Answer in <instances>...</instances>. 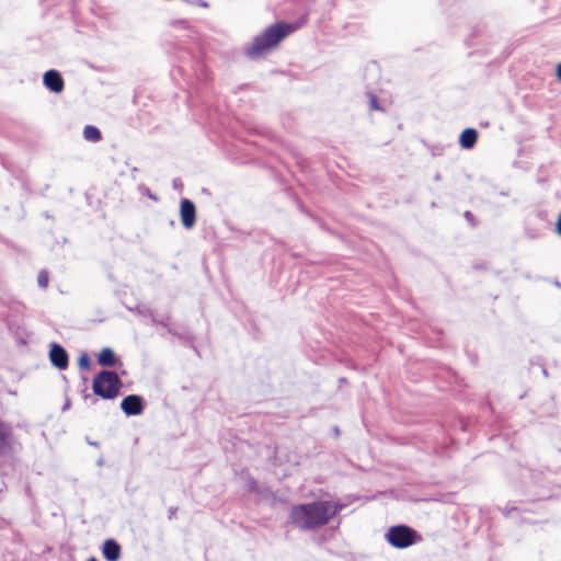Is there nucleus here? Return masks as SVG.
<instances>
[{
  "label": "nucleus",
  "instance_id": "obj_2",
  "mask_svg": "<svg viewBox=\"0 0 561 561\" xmlns=\"http://www.w3.org/2000/svg\"><path fill=\"white\" fill-rule=\"evenodd\" d=\"M297 28L298 25L285 22L268 26L263 34L253 39L252 45L247 49V55L254 58L265 54Z\"/></svg>",
  "mask_w": 561,
  "mask_h": 561
},
{
  "label": "nucleus",
  "instance_id": "obj_20",
  "mask_svg": "<svg viewBox=\"0 0 561 561\" xmlns=\"http://www.w3.org/2000/svg\"><path fill=\"white\" fill-rule=\"evenodd\" d=\"M88 561H98L95 558H90Z\"/></svg>",
  "mask_w": 561,
  "mask_h": 561
},
{
  "label": "nucleus",
  "instance_id": "obj_6",
  "mask_svg": "<svg viewBox=\"0 0 561 561\" xmlns=\"http://www.w3.org/2000/svg\"><path fill=\"white\" fill-rule=\"evenodd\" d=\"M181 221L186 229H191L196 221L195 205L190 199H182L181 202Z\"/></svg>",
  "mask_w": 561,
  "mask_h": 561
},
{
  "label": "nucleus",
  "instance_id": "obj_9",
  "mask_svg": "<svg viewBox=\"0 0 561 561\" xmlns=\"http://www.w3.org/2000/svg\"><path fill=\"white\" fill-rule=\"evenodd\" d=\"M44 84L55 93H59L64 89V80L60 73L56 70H48L45 72Z\"/></svg>",
  "mask_w": 561,
  "mask_h": 561
},
{
  "label": "nucleus",
  "instance_id": "obj_17",
  "mask_svg": "<svg viewBox=\"0 0 561 561\" xmlns=\"http://www.w3.org/2000/svg\"><path fill=\"white\" fill-rule=\"evenodd\" d=\"M465 217H466V218H467V220H468V221H470V222H471V221H472V219H473V215H472L470 211H466V213H465Z\"/></svg>",
  "mask_w": 561,
  "mask_h": 561
},
{
  "label": "nucleus",
  "instance_id": "obj_7",
  "mask_svg": "<svg viewBox=\"0 0 561 561\" xmlns=\"http://www.w3.org/2000/svg\"><path fill=\"white\" fill-rule=\"evenodd\" d=\"M121 408L127 415H139L144 410V402L141 397L129 394L123 399Z\"/></svg>",
  "mask_w": 561,
  "mask_h": 561
},
{
  "label": "nucleus",
  "instance_id": "obj_11",
  "mask_svg": "<svg viewBox=\"0 0 561 561\" xmlns=\"http://www.w3.org/2000/svg\"><path fill=\"white\" fill-rule=\"evenodd\" d=\"M478 139V133L473 128L465 129L459 138L460 146L465 149H471Z\"/></svg>",
  "mask_w": 561,
  "mask_h": 561
},
{
  "label": "nucleus",
  "instance_id": "obj_12",
  "mask_svg": "<svg viewBox=\"0 0 561 561\" xmlns=\"http://www.w3.org/2000/svg\"><path fill=\"white\" fill-rule=\"evenodd\" d=\"M98 362L101 366L112 367L116 363L115 353L113 352L112 348L105 347L100 352L98 356Z\"/></svg>",
  "mask_w": 561,
  "mask_h": 561
},
{
  "label": "nucleus",
  "instance_id": "obj_1",
  "mask_svg": "<svg viewBox=\"0 0 561 561\" xmlns=\"http://www.w3.org/2000/svg\"><path fill=\"white\" fill-rule=\"evenodd\" d=\"M343 507L339 502L318 501L294 506L290 517L297 527L309 530L328 524Z\"/></svg>",
  "mask_w": 561,
  "mask_h": 561
},
{
  "label": "nucleus",
  "instance_id": "obj_13",
  "mask_svg": "<svg viewBox=\"0 0 561 561\" xmlns=\"http://www.w3.org/2000/svg\"><path fill=\"white\" fill-rule=\"evenodd\" d=\"M83 137L88 141L98 142L101 140L102 135L98 127L92 126V125H87L83 129Z\"/></svg>",
  "mask_w": 561,
  "mask_h": 561
},
{
  "label": "nucleus",
  "instance_id": "obj_19",
  "mask_svg": "<svg viewBox=\"0 0 561 561\" xmlns=\"http://www.w3.org/2000/svg\"><path fill=\"white\" fill-rule=\"evenodd\" d=\"M557 227H558V232L561 234V213H560V216H559V219H558Z\"/></svg>",
  "mask_w": 561,
  "mask_h": 561
},
{
  "label": "nucleus",
  "instance_id": "obj_8",
  "mask_svg": "<svg viewBox=\"0 0 561 561\" xmlns=\"http://www.w3.org/2000/svg\"><path fill=\"white\" fill-rule=\"evenodd\" d=\"M49 358L51 364L58 369H66L68 367V354L59 344L53 343L50 345Z\"/></svg>",
  "mask_w": 561,
  "mask_h": 561
},
{
  "label": "nucleus",
  "instance_id": "obj_14",
  "mask_svg": "<svg viewBox=\"0 0 561 561\" xmlns=\"http://www.w3.org/2000/svg\"><path fill=\"white\" fill-rule=\"evenodd\" d=\"M38 286L42 288H46L48 285V273L46 271H41L37 277Z\"/></svg>",
  "mask_w": 561,
  "mask_h": 561
},
{
  "label": "nucleus",
  "instance_id": "obj_10",
  "mask_svg": "<svg viewBox=\"0 0 561 561\" xmlns=\"http://www.w3.org/2000/svg\"><path fill=\"white\" fill-rule=\"evenodd\" d=\"M103 554L107 561H117L121 557L119 545L113 539H107L103 545Z\"/></svg>",
  "mask_w": 561,
  "mask_h": 561
},
{
  "label": "nucleus",
  "instance_id": "obj_4",
  "mask_svg": "<svg viewBox=\"0 0 561 561\" xmlns=\"http://www.w3.org/2000/svg\"><path fill=\"white\" fill-rule=\"evenodd\" d=\"M386 540L394 548L404 549L422 540V537L409 526L397 525L388 529Z\"/></svg>",
  "mask_w": 561,
  "mask_h": 561
},
{
  "label": "nucleus",
  "instance_id": "obj_3",
  "mask_svg": "<svg viewBox=\"0 0 561 561\" xmlns=\"http://www.w3.org/2000/svg\"><path fill=\"white\" fill-rule=\"evenodd\" d=\"M122 381L114 371L102 370L93 378V391L103 399H114L119 393Z\"/></svg>",
  "mask_w": 561,
  "mask_h": 561
},
{
  "label": "nucleus",
  "instance_id": "obj_16",
  "mask_svg": "<svg viewBox=\"0 0 561 561\" xmlns=\"http://www.w3.org/2000/svg\"><path fill=\"white\" fill-rule=\"evenodd\" d=\"M370 106L374 110H379V106H378V103H377V99L375 96L370 98Z\"/></svg>",
  "mask_w": 561,
  "mask_h": 561
},
{
  "label": "nucleus",
  "instance_id": "obj_5",
  "mask_svg": "<svg viewBox=\"0 0 561 561\" xmlns=\"http://www.w3.org/2000/svg\"><path fill=\"white\" fill-rule=\"evenodd\" d=\"M14 445L12 427L0 421V455H9Z\"/></svg>",
  "mask_w": 561,
  "mask_h": 561
},
{
  "label": "nucleus",
  "instance_id": "obj_15",
  "mask_svg": "<svg viewBox=\"0 0 561 561\" xmlns=\"http://www.w3.org/2000/svg\"><path fill=\"white\" fill-rule=\"evenodd\" d=\"M79 366L81 368H85V369H88L90 367V359L87 354H83L82 356H80Z\"/></svg>",
  "mask_w": 561,
  "mask_h": 561
},
{
  "label": "nucleus",
  "instance_id": "obj_18",
  "mask_svg": "<svg viewBox=\"0 0 561 561\" xmlns=\"http://www.w3.org/2000/svg\"><path fill=\"white\" fill-rule=\"evenodd\" d=\"M557 76H558L559 80L561 81V64H559L557 67Z\"/></svg>",
  "mask_w": 561,
  "mask_h": 561
}]
</instances>
